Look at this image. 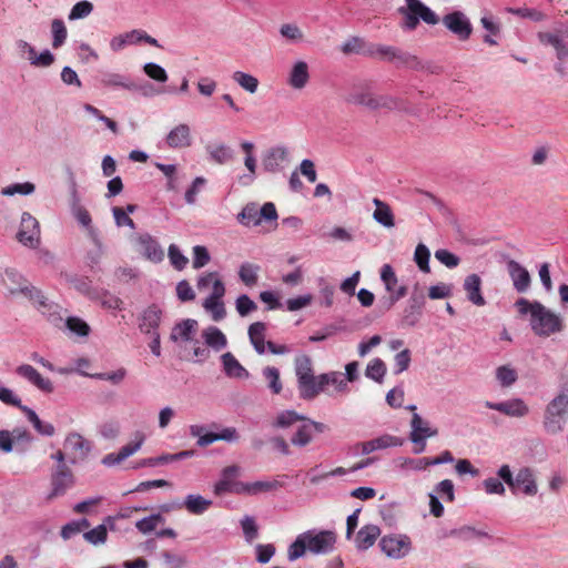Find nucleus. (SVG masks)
I'll return each mask as SVG.
<instances>
[{"mask_svg":"<svg viewBox=\"0 0 568 568\" xmlns=\"http://www.w3.org/2000/svg\"><path fill=\"white\" fill-rule=\"evenodd\" d=\"M344 100L368 111H408L403 99L390 94H378L375 91L374 81L368 79L353 80L346 89Z\"/></svg>","mask_w":568,"mask_h":568,"instance_id":"1","label":"nucleus"},{"mask_svg":"<svg viewBox=\"0 0 568 568\" xmlns=\"http://www.w3.org/2000/svg\"><path fill=\"white\" fill-rule=\"evenodd\" d=\"M515 306L521 315H530V327L537 336L548 337L562 329L560 316L537 301L519 298Z\"/></svg>","mask_w":568,"mask_h":568,"instance_id":"2","label":"nucleus"},{"mask_svg":"<svg viewBox=\"0 0 568 568\" xmlns=\"http://www.w3.org/2000/svg\"><path fill=\"white\" fill-rule=\"evenodd\" d=\"M336 534L332 530L311 529L300 534L288 547V560L301 558L306 551L315 555H325L334 549Z\"/></svg>","mask_w":568,"mask_h":568,"instance_id":"3","label":"nucleus"},{"mask_svg":"<svg viewBox=\"0 0 568 568\" xmlns=\"http://www.w3.org/2000/svg\"><path fill=\"white\" fill-rule=\"evenodd\" d=\"M568 418V386H564L559 393L546 405L542 418V427L546 433L556 435L564 430Z\"/></svg>","mask_w":568,"mask_h":568,"instance_id":"4","label":"nucleus"},{"mask_svg":"<svg viewBox=\"0 0 568 568\" xmlns=\"http://www.w3.org/2000/svg\"><path fill=\"white\" fill-rule=\"evenodd\" d=\"M405 6L398 8V13L403 18V27L406 31H413L419 21L435 26L439 22V17L420 0H405Z\"/></svg>","mask_w":568,"mask_h":568,"instance_id":"5","label":"nucleus"},{"mask_svg":"<svg viewBox=\"0 0 568 568\" xmlns=\"http://www.w3.org/2000/svg\"><path fill=\"white\" fill-rule=\"evenodd\" d=\"M1 284L8 295L12 297L23 296L28 301L39 297V288L32 285L18 270L7 267L1 274Z\"/></svg>","mask_w":568,"mask_h":568,"instance_id":"6","label":"nucleus"},{"mask_svg":"<svg viewBox=\"0 0 568 568\" xmlns=\"http://www.w3.org/2000/svg\"><path fill=\"white\" fill-rule=\"evenodd\" d=\"M63 447L68 453L69 464L77 465L88 458L92 443L78 432H71L65 436Z\"/></svg>","mask_w":568,"mask_h":568,"instance_id":"7","label":"nucleus"},{"mask_svg":"<svg viewBox=\"0 0 568 568\" xmlns=\"http://www.w3.org/2000/svg\"><path fill=\"white\" fill-rule=\"evenodd\" d=\"M40 233L39 221L31 213L23 212L17 233L18 242L26 247L37 248L41 242Z\"/></svg>","mask_w":568,"mask_h":568,"instance_id":"8","label":"nucleus"},{"mask_svg":"<svg viewBox=\"0 0 568 568\" xmlns=\"http://www.w3.org/2000/svg\"><path fill=\"white\" fill-rule=\"evenodd\" d=\"M438 430L430 426V423L424 419L419 414L413 413L410 419V434L409 439L413 444L419 447L415 449V453H422L425 450L427 438L437 436Z\"/></svg>","mask_w":568,"mask_h":568,"instance_id":"9","label":"nucleus"},{"mask_svg":"<svg viewBox=\"0 0 568 568\" xmlns=\"http://www.w3.org/2000/svg\"><path fill=\"white\" fill-rule=\"evenodd\" d=\"M382 551L389 558L400 559L412 550V540L407 535H387L379 541Z\"/></svg>","mask_w":568,"mask_h":568,"instance_id":"10","label":"nucleus"},{"mask_svg":"<svg viewBox=\"0 0 568 568\" xmlns=\"http://www.w3.org/2000/svg\"><path fill=\"white\" fill-rule=\"evenodd\" d=\"M75 484V477L71 468L52 469L50 474V493L48 500L64 496Z\"/></svg>","mask_w":568,"mask_h":568,"instance_id":"11","label":"nucleus"},{"mask_svg":"<svg viewBox=\"0 0 568 568\" xmlns=\"http://www.w3.org/2000/svg\"><path fill=\"white\" fill-rule=\"evenodd\" d=\"M17 51L22 60L29 61V63L36 68H47L54 61V55L50 50L44 49L38 52L33 45L24 40L17 42Z\"/></svg>","mask_w":568,"mask_h":568,"instance_id":"12","label":"nucleus"},{"mask_svg":"<svg viewBox=\"0 0 568 568\" xmlns=\"http://www.w3.org/2000/svg\"><path fill=\"white\" fill-rule=\"evenodd\" d=\"M70 211L78 223L84 227L89 237L94 244H99V234L97 229L92 226V219L89 211L81 204L80 197L75 189L71 193Z\"/></svg>","mask_w":568,"mask_h":568,"instance_id":"13","label":"nucleus"},{"mask_svg":"<svg viewBox=\"0 0 568 568\" xmlns=\"http://www.w3.org/2000/svg\"><path fill=\"white\" fill-rule=\"evenodd\" d=\"M290 162L288 150L283 145L268 149L262 158V166L265 172H282Z\"/></svg>","mask_w":568,"mask_h":568,"instance_id":"14","label":"nucleus"},{"mask_svg":"<svg viewBox=\"0 0 568 568\" xmlns=\"http://www.w3.org/2000/svg\"><path fill=\"white\" fill-rule=\"evenodd\" d=\"M485 406L514 418H523L530 412L529 406L521 398H510L498 403L487 400Z\"/></svg>","mask_w":568,"mask_h":568,"instance_id":"15","label":"nucleus"},{"mask_svg":"<svg viewBox=\"0 0 568 568\" xmlns=\"http://www.w3.org/2000/svg\"><path fill=\"white\" fill-rule=\"evenodd\" d=\"M32 305L47 317L53 325L59 326L63 322V308L59 304L49 301L39 290V297L31 298Z\"/></svg>","mask_w":568,"mask_h":568,"instance_id":"16","label":"nucleus"},{"mask_svg":"<svg viewBox=\"0 0 568 568\" xmlns=\"http://www.w3.org/2000/svg\"><path fill=\"white\" fill-rule=\"evenodd\" d=\"M518 489L526 496H535L538 493L535 473L529 467H521L515 475L511 491L515 494Z\"/></svg>","mask_w":568,"mask_h":568,"instance_id":"17","label":"nucleus"},{"mask_svg":"<svg viewBox=\"0 0 568 568\" xmlns=\"http://www.w3.org/2000/svg\"><path fill=\"white\" fill-rule=\"evenodd\" d=\"M507 271L511 278L514 288L518 293H526L531 283V277L529 272L515 260H509L507 262Z\"/></svg>","mask_w":568,"mask_h":568,"instance_id":"18","label":"nucleus"},{"mask_svg":"<svg viewBox=\"0 0 568 568\" xmlns=\"http://www.w3.org/2000/svg\"><path fill=\"white\" fill-rule=\"evenodd\" d=\"M138 243V251L140 254H142L145 258L150 260L151 262L159 263L164 257V252L159 245L158 241L152 237L150 234L144 233L140 234L136 239Z\"/></svg>","mask_w":568,"mask_h":568,"instance_id":"19","label":"nucleus"},{"mask_svg":"<svg viewBox=\"0 0 568 568\" xmlns=\"http://www.w3.org/2000/svg\"><path fill=\"white\" fill-rule=\"evenodd\" d=\"M444 26L457 36H470L473 27L467 16L462 11H453L443 18Z\"/></svg>","mask_w":568,"mask_h":568,"instance_id":"20","label":"nucleus"},{"mask_svg":"<svg viewBox=\"0 0 568 568\" xmlns=\"http://www.w3.org/2000/svg\"><path fill=\"white\" fill-rule=\"evenodd\" d=\"M165 143L171 149H184L192 144L191 128L180 123L172 128L165 136Z\"/></svg>","mask_w":568,"mask_h":568,"instance_id":"21","label":"nucleus"},{"mask_svg":"<svg viewBox=\"0 0 568 568\" xmlns=\"http://www.w3.org/2000/svg\"><path fill=\"white\" fill-rule=\"evenodd\" d=\"M162 311L155 306H149L141 315L139 328L141 333L150 336L159 334V326L161 323Z\"/></svg>","mask_w":568,"mask_h":568,"instance_id":"22","label":"nucleus"},{"mask_svg":"<svg viewBox=\"0 0 568 568\" xmlns=\"http://www.w3.org/2000/svg\"><path fill=\"white\" fill-rule=\"evenodd\" d=\"M17 374L44 393L53 392L50 379L44 378L33 366L23 364L17 367Z\"/></svg>","mask_w":568,"mask_h":568,"instance_id":"23","label":"nucleus"},{"mask_svg":"<svg viewBox=\"0 0 568 568\" xmlns=\"http://www.w3.org/2000/svg\"><path fill=\"white\" fill-rule=\"evenodd\" d=\"M402 445H403V439H400L399 437L389 435V434H384L374 439L358 444V446L361 447V452L364 455H368L375 450L385 449L388 447H397V446H402Z\"/></svg>","mask_w":568,"mask_h":568,"instance_id":"24","label":"nucleus"},{"mask_svg":"<svg viewBox=\"0 0 568 568\" xmlns=\"http://www.w3.org/2000/svg\"><path fill=\"white\" fill-rule=\"evenodd\" d=\"M297 388L301 398L306 400L314 399L324 392V384L321 382V374L317 376L313 374L297 381Z\"/></svg>","mask_w":568,"mask_h":568,"instance_id":"25","label":"nucleus"},{"mask_svg":"<svg viewBox=\"0 0 568 568\" xmlns=\"http://www.w3.org/2000/svg\"><path fill=\"white\" fill-rule=\"evenodd\" d=\"M424 304L425 296L423 294H413L408 301L407 307L403 312L402 324L405 326H415L422 316Z\"/></svg>","mask_w":568,"mask_h":568,"instance_id":"26","label":"nucleus"},{"mask_svg":"<svg viewBox=\"0 0 568 568\" xmlns=\"http://www.w3.org/2000/svg\"><path fill=\"white\" fill-rule=\"evenodd\" d=\"M197 331V321L186 318L176 323L171 332L170 339L174 343L178 342H192Z\"/></svg>","mask_w":568,"mask_h":568,"instance_id":"27","label":"nucleus"},{"mask_svg":"<svg viewBox=\"0 0 568 568\" xmlns=\"http://www.w3.org/2000/svg\"><path fill=\"white\" fill-rule=\"evenodd\" d=\"M206 348L219 353L227 346L226 335L216 326L210 325L201 334Z\"/></svg>","mask_w":568,"mask_h":568,"instance_id":"28","label":"nucleus"},{"mask_svg":"<svg viewBox=\"0 0 568 568\" xmlns=\"http://www.w3.org/2000/svg\"><path fill=\"white\" fill-rule=\"evenodd\" d=\"M99 81L106 88L125 89L130 91L136 89V85L129 79V77L116 72L103 71L99 75Z\"/></svg>","mask_w":568,"mask_h":568,"instance_id":"29","label":"nucleus"},{"mask_svg":"<svg viewBox=\"0 0 568 568\" xmlns=\"http://www.w3.org/2000/svg\"><path fill=\"white\" fill-rule=\"evenodd\" d=\"M463 287L467 298L476 306H484L486 301L481 295V278L477 274H470L464 280Z\"/></svg>","mask_w":568,"mask_h":568,"instance_id":"30","label":"nucleus"},{"mask_svg":"<svg viewBox=\"0 0 568 568\" xmlns=\"http://www.w3.org/2000/svg\"><path fill=\"white\" fill-rule=\"evenodd\" d=\"M310 81L308 65L304 61H297L293 64L287 83L295 90H302L306 87Z\"/></svg>","mask_w":568,"mask_h":568,"instance_id":"31","label":"nucleus"},{"mask_svg":"<svg viewBox=\"0 0 568 568\" xmlns=\"http://www.w3.org/2000/svg\"><path fill=\"white\" fill-rule=\"evenodd\" d=\"M282 487V484L277 480H257L254 483H241L235 487L236 494H248V495H257L260 493L272 491Z\"/></svg>","mask_w":568,"mask_h":568,"instance_id":"32","label":"nucleus"},{"mask_svg":"<svg viewBox=\"0 0 568 568\" xmlns=\"http://www.w3.org/2000/svg\"><path fill=\"white\" fill-rule=\"evenodd\" d=\"M223 371L231 378H247L250 376L247 369L235 358V356L227 352L221 356Z\"/></svg>","mask_w":568,"mask_h":568,"instance_id":"33","label":"nucleus"},{"mask_svg":"<svg viewBox=\"0 0 568 568\" xmlns=\"http://www.w3.org/2000/svg\"><path fill=\"white\" fill-rule=\"evenodd\" d=\"M379 535L381 529L377 525H365L358 530L355 545L359 550H366L375 544Z\"/></svg>","mask_w":568,"mask_h":568,"instance_id":"34","label":"nucleus"},{"mask_svg":"<svg viewBox=\"0 0 568 568\" xmlns=\"http://www.w3.org/2000/svg\"><path fill=\"white\" fill-rule=\"evenodd\" d=\"M265 332L266 324L263 322H255L251 324L247 332L251 344L260 355L264 354L265 348L267 347V342H265Z\"/></svg>","mask_w":568,"mask_h":568,"instance_id":"35","label":"nucleus"},{"mask_svg":"<svg viewBox=\"0 0 568 568\" xmlns=\"http://www.w3.org/2000/svg\"><path fill=\"white\" fill-rule=\"evenodd\" d=\"M373 203L376 209L373 213V219L384 227L390 229L395 225L394 215L388 204L381 201L379 199H374Z\"/></svg>","mask_w":568,"mask_h":568,"instance_id":"36","label":"nucleus"},{"mask_svg":"<svg viewBox=\"0 0 568 568\" xmlns=\"http://www.w3.org/2000/svg\"><path fill=\"white\" fill-rule=\"evenodd\" d=\"M205 150L210 159L217 164H225L233 158V150L224 143H210Z\"/></svg>","mask_w":568,"mask_h":568,"instance_id":"37","label":"nucleus"},{"mask_svg":"<svg viewBox=\"0 0 568 568\" xmlns=\"http://www.w3.org/2000/svg\"><path fill=\"white\" fill-rule=\"evenodd\" d=\"M371 55L386 61L406 62L407 55L390 45H376L367 51Z\"/></svg>","mask_w":568,"mask_h":568,"instance_id":"38","label":"nucleus"},{"mask_svg":"<svg viewBox=\"0 0 568 568\" xmlns=\"http://www.w3.org/2000/svg\"><path fill=\"white\" fill-rule=\"evenodd\" d=\"M450 535L462 541H474L490 537L486 530L473 526L459 527L454 529Z\"/></svg>","mask_w":568,"mask_h":568,"instance_id":"39","label":"nucleus"},{"mask_svg":"<svg viewBox=\"0 0 568 568\" xmlns=\"http://www.w3.org/2000/svg\"><path fill=\"white\" fill-rule=\"evenodd\" d=\"M212 505V500L204 498L201 495L190 494L184 499V507L190 514L202 515Z\"/></svg>","mask_w":568,"mask_h":568,"instance_id":"40","label":"nucleus"},{"mask_svg":"<svg viewBox=\"0 0 568 568\" xmlns=\"http://www.w3.org/2000/svg\"><path fill=\"white\" fill-rule=\"evenodd\" d=\"M22 413H24L28 420L32 424V426L39 434H41L43 436H53L54 435V433H55L54 426L50 423L42 422L33 409L26 406V407H22Z\"/></svg>","mask_w":568,"mask_h":568,"instance_id":"41","label":"nucleus"},{"mask_svg":"<svg viewBox=\"0 0 568 568\" xmlns=\"http://www.w3.org/2000/svg\"><path fill=\"white\" fill-rule=\"evenodd\" d=\"M237 221L240 224L244 226H257L260 225L261 217H260V211L256 203H248L246 204L242 211L237 214Z\"/></svg>","mask_w":568,"mask_h":568,"instance_id":"42","label":"nucleus"},{"mask_svg":"<svg viewBox=\"0 0 568 568\" xmlns=\"http://www.w3.org/2000/svg\"><path fill=\"white\" fill-rule=\"evenodd\" d=\"M261 266L251 262H244L240 265L239 277L248 287L256 285Z\"/></svg>","mask_w":568,"mask_h":568,"instance_id":"43","label":"nucleus"},{"mask_svg":"<svg viewBox=\"0 0 568 568\" xmlns=\"http://www.w3.org/2000/svg\"><path fill=\"white\" fill-rule=\"evenodd\" d=\"M321 382L324 384V392L329 385L334 386L335 390L338 393L348 392V384L344 378V374L341 372L334 371L321 374Z\"/></svg>","mask_w":568,"mask_h":568,"instance_id":"44","label":"nucleus"},{"mask_svg":"<svg viewBox=\"0 0 568 568\" xmlns=\"http://www.w3.org/2000/svg\"><path fill=\"white\" fill-rule=\"evenodd\" d=\"M165 523V518L161 514H152L135 523V528L146 535L154 531L160 525Z\"/></svg>","mask_w":568,"mask_h":568,"instance_id":"45","label":"nucleus"},{"mask_svg":"<svg viewBox=\"0 0 568 568\" xmlns=\"http://www.w3.org/2000/svg\"><path fill=\"white\" fill-rule=\"evenodd\" d=\"M10 433L16 445V450L18 453L26 452L33 439L31 433L24 427H16L10 430Z\"/></svg>","mask_w":568,"mask_h":568,"instance_id":"46","label":"nucleus"},{"mask_svg":"<svg viewBox=\"0 0 568 568\" xmlns=\"http://www.w3.org/2000/svg\"><path fill=\"white\" fill-rule=\"evenodd\" d=\"M305 419V416L300 415L295 410H283L277 414L275 420L273 422V426L276 428H288L296 422H303Z\"/></svg>","mask_w":568,"mask_h":568,"instance_id":"47","label":"nucleus"},{"mask_svg":"<svg viewBox=\"0 0 568 568\" xmlns=\"http://www.w3.org/2000/svg\"><path fill=\"white\" fill-rule=\"evenodd\" d=\"M395 465L402 470H416L420 471L428 467V457L424 458H408V457H398L394 460Z\"/></svg>","mask_w":568,"mask_h":568,"instance_id":"48","label":"nucleus"},{"mask_svg":"<svg viewBox=\"0 0 568 568\" xmlns=\"http://www.w3.org/2000/svg\"><path fill=\"white\" fill-rule=\"evenodd\" d=\"M190 435L192 437L197 438L196 444L200 447H206V446L217 442L216 433H205L204 434V426H202V425H191L190 426Z\"/></svg>","mask_w":568,"mask_h":568,"instance_id":"49","label":"nucleus"},{"mask_svg":"<svg viewBox=\"0 0 568 568\" xmlns=\"http://www.w3.org/2000/svg\"><path fill=\"white\" fill-rule=\"evenodd\" d=\"M386 374V365L381 358L372 359L365 369V376L377 383H382Z\"/></svg>","mask_w":568,"mask_h":568,"instance_id":"50","label":"nucleus"},{"mask_svg":"<svg viewBox=\"0 0 568 568\" xmlns=\"http://www.w3.org/2000/svg\"><path fill=\"white\" fill-rule=\"evenodd\" d=\"M518 378V374L510 365H501L496 369V379L503 387H510Z\"/></svg>","mask_w":568,"mask_h":568,"instance_id":"51","label":"nucleus"},{"mask_svg":"<svg viewBox=\"0 0 568 568\" xmlns=\"http://www.w3.org/2000/svg\"><path fill=\"white\" fill-rule=\"evenodd\" d=\"M311 426L304 422L301 426H298L297 430L291 438V443L297 447H305L313 440V433L310 428Z\"/></svg>","mask_w":568,"mask_h":568,"instance_id":"52","label":"nucleus"},{"mask_svg":"<svg viewBox=\"0 0 568 568\" xmlns=\"http://www.w3.org/2000/svg\"><path fill=\"white\" fill-rule=\"evenodd\" d=\"M203 307L211 314L212 320L215 322L222 321L226 315L225 306L222 300L205 298L203 302Z\"/></svg>","mask_w":568,"mask_h":568,"instance_id":"53","label":"nucleus"},{"mask_svg":"<svg viewBox=\"0 0 568 568\" xmlns=\"http://www.w3.org/2000/svg\"><path fill=\"white\" fill-rule=\"evenodd\" d=\"M233 80L250 93H255L258 87V80L245 72L236 71L233 73Z\"/></svg>","mask_w":568,"mask_h":568,"instance_id":"54","label":"nucleus"},{"mask_svg":"<svg viewBox=\"0 0 568 568\" xmlns=\"http://www.w3.org/2000/svg\"><path fill=\"white\" fill-rule=\"evenodd\" d=\"M295 374L297 381L305 378L306 376H311L314 374L313 372V363L310 356L300 355L295 358Z\"/></svg>","mask_w":568,"mask_h":568,"instance_id":"55","label":"nucleus"},{"mask_svg":"<svg viewBox=\"0 0 568 568\" xmlns=\"http://www.w3.org/2000/svg\"><path fill=\"white\" fill-rule=\"evenodd\" d=\"M542 43L555 50L558 59L568 57V38H541Z\"/></svg>","mask_w":568,"mask_h":568,"instance_id":"56","label":"nucleus"},{"mask_svg":"<svg viewBox=\"0 0 568 568\" xmlns=\"http://www.w3.org/2000/svg\"><path fill=\"white\" fill-rule=\"evenodd\" d=\"M36 186L31 182L10 184L1 190L4 196H13L16 194L30 195L34 192Z\"/></svg>","mask_w":568,"mask_h":568,"instance_id":"57","label":"nucleus"},{"mask_svg":"<svg viewBox=\"0 0 568 568\" xmlns=\"http://www.w3.org/2000/svg\"><path fill=\"white\" fill-rule=\"evenodd\" d=\"M381 280L385 285L386 291L393 294L398 285V278L389 264H384L381 268Z\"/></svg>","mask_w":568,"mask_h":568,"instance_id":"58","label":"nucleus"},{"mask_svg":"<svg viewBox=\"0 0 568 568\" xmlns=\"http://www.w3.org/2000/svg\"><path fill=\"white\" fill-rule=\"evenodd\" d=\"M263 376L268 383V388L274 394L282 392L283 385L280 379V371L276 367L267 366L263 369Z\"/></svg>","mask_w":568,"mask_h":568,"instance_id":"59","label":"nucleus"},{"mask_svg":"<svg viewBox=\"0 0 568 568\" xmlns=\"http://www.w3.org/2000/svg\"><path fill=\"white\" fill-rule=\"evenodd\" d=\"M240 524L246 542L251 544L258 537V527L253 517L246 515L241 519Z\"/></svg>","mask_w":568,"mask_h":568,"instance_id":"60","label":"nucleus"},{"mask_svg":"<svg viewBox=\"0 0 568 568\" xmlns=\"http://www.w3.org/2000/svg\"><path fill=\"white\" fill-rule=\"evenodd\" d=\"M106 525L101 524L95 528L88 530L83 534V538L94 546L102 545L106 541Z\"/></svg>","mask_w":568,"mask_h":568,"instance_id":"61","label":"nucleus"},{"mask_svg":"<svg viewBox=\"0 0 568 568\" xmlns=\"http://www.w3.org/2000/svg\"><path fill=\"white\" fill-rule=\"evenodd\" d=\"M235 308L240 316L245 317L257 310V304L246 294H242L235 301Z\"/></svg>","mask_w":568,"mask_h":568,"instance_id":"62","label":"nucleus"},{"mask_svg":"<svg viewBox=\"0 0 568 568\" xmlns=\"http://www.w3.org/2000/svg\"><path fill=\"white\" fill-rule=\"evenodd\" d=\"M67 328L78 335V336H88L90 333V326L81 318L75 316H70L65 320Z\"/></svg>","mask_w":568,"mask_h":568,"instance_id":"63","label":"nucleus"},{"mask_svg":"<svg viewBox=\"0 0 568 568\" xmlns=\"http://www.w3.org/2000/svg\"><path fill=\"white\" fill-rule=\"evenodd\" d=\"M144 73L151 78L152 80L159 82V83H165L168 81V73L166 71L154 62L145 63L143 67Z\"/></svg>","mask_w":568,"mask_h":568,"instance_id":"64","label":"nucleus"}]
</instances>
